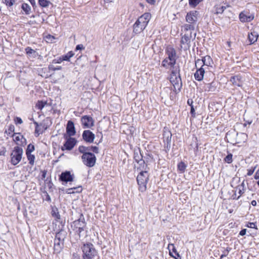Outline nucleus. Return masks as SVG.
I'll use <instances>...</instances> for the list:
<instances>
[{"instance_id":"1","label":"nucleus","mask_w":259,"mask_h":259,"mask_svg":"<svg viewBox=\"0 0 259 259\" xmlns=\"http://www.w3.org/2000/svg\"><path fill=\"white\" fill-rule=\"evenodd\" d=\"M165 54L167 57L162 61L161 66L166 69L169 67L174 68L177 59L175 49L171 47H168L165 50Z\"/></svg>"},{"instance_id":"2","label":"nucleus","mask_w":259,"mask_h":259,"mask_svg":"<svg viewBox=\"0 0 259 259\" xmlns=\"http://www.w3.org/2000/svg\"><path fill=\"white\" fill-rule=\"evenodd\" d=\"M151 18V14L149 13H144L136 21L133 26V31L138 34L143 31L146 27Z\"/></svg>"},{"instance_id":"3","label":"nucleus","mask_w":259,"mask_h":259,"mask_svg":"<svg viewBox=\"0 0 259 259\" xmlns=\"http://www.w3.org/2000/svg\"><path fill=\"white\" fill-rule=\"evenodd\" d=\"M81 249L83 252L82 259H100L98 252L93 244H84Z\"/></svg>"},{"instance_id":"4","label":"nucleus","mask_w":259,"mask_h":259,"mask_svg":"<svg viewBox=\"0 0 259 259\" xmlns=\"http://www.w3.org/2000/svg\"><path fill=\"white\" fill-rule=\"evenodd\" d=\"M85 226V219L82 213H80L78 219L73 221L71 224L72 229L78 235L79 237L81 236V233L84 231Z\"/></svg>"},{"instance_id":"5","label":"nucleus","mask_w":259,"mask_h":259,"mask_svg":"<svg viewBox=\"0 0 259 259\" xmlns=\"http://www.w3.org/2000/svg\"><path fill=\"white\" fill-rule=\"evenodd\" d=\"M148 170H142L137 177V181L139 185V190L142 192L146 190L147 184L149 180Z\"/></svg>"},{"instance_id":"6","label":"nucleus","mask_w":259,"mask_h":259,"mask_svg":"<svg viewBox=\"0 0 259 259\" xmlns=\"http://www.w3.org/2000/svg\"><path fill=\"white\" fill-rule=\"evenodd\" d=\"M23 151L21 147L16 146L11 154V163L13 165H17L21 160Z\"/></svg>"},{"instance_id":"7","label":"nucleus","mask_w":259,"mask_h":259,"mask_svg":"<svg viewBox=\"0 0 259 259\" xmlns=\"http://www.w3.org/2000/svg\"><path fill=\"white\" fill-rule=\"evenodd\" d=\"M81 159L84 164L91 167L95 165L96 161V157L92 153H82Z\"/></svg>"},{"instance_id":"8","label":"nucleus","mask_w":259,"mask_h":259,"mask_svg":"<svg viewBox=\"0 0 259 259\" xmlns=\"http://www.w3.org/2000/svg\"><path fill=\"white\" fill-rule=\"evenodd\" d=\"M170 81L174 86L173 91L176 93H178L181 91L182 88V82L180 75H178V77H174V76H170Z\"/></svg>"},{"instance_id":"9","label":"nucleus","mask_w":259,"mask_h":259,"mask_svg":"<svg viewBox=\"0 0 259 259\" xmlns=\"http://www.w3.org/2000/svg\"><path fill=\"white\" fill-rule=\"evenodd\" d=\"M59 181L62 182V184H67L68 182L73 181L74 175L71 174L70 171L66 170L62 172L59 176Z\"/></svg>"},{"instance_id":"10","label":"nucleus","mask_w":259,"mask_h":259,"mask_svg":"<svg viewBox=\"0 0 259 259\" xmlns=\"http://www.w3.org/2000/svg\"><path fill=\"white\" fill-rule=\"evenodd\" d=\"M192 37L191 33L189 35L185 34L182 36L181 39V48L184 51L189 49L190 47L191 39Z\"/></svg>"},{"instance_id":"11","label":"nucleus","mask_w":259,"mask_h":259,"mask_svg":"<svg viewBox=\"0 0 259 259\" xmlns=\"http://www.w3.org/2000/svg\"><path fill=\"white\" fill-rule=\"evenodd\" d=\"M238 135V133L235 130L230 131L227 134L226 138L227 139V142L235 145L237 143H240L241 141L237 140V137Z\"/></svg>"},{"instance_id":"12","label":"nucleus","mask_w":259,"mask_h":259,"mask_svg":"<svg viewBox=\"0 0 259 259\" xmlns=\"http://www.w3.org/2000/svg\"><path fill=\"white\" fill-rule=\"evenodd\" d=\"M76 143V140L75 138L69 137L66 138V141L64 143L63 146L61 147L62 151L72 150Z\"/></svg>"},{"instance_id":"13","label":"nucleus","mask_w":259,"mask_h":259,"mask_svg":"<svg viewBox=\"0 0 259 259\" xmlns=\"http://www.w3.org/2000/svg\"><path fill=\"white\" fill-rule=\"evenodd\" d=\"M60 224L61 226H59V228L58 229V231L56 233L55 239L64 242V239L66 238L67 236V232L64 229V223H63L62 222H61Z\"/></svg>"},{"instance_id":"14","label":"nucleus","mask_w":259,"mask_h":259,"mask_svg":"<svg viewBox=\"0 0 259 259\" xmlns=\"http://www.w3.org/2000/svg\"><path fill=\"white\" fill-rule=\"evenodd\" d=\"M78 151L80 153H91V151H93L94 153H98L99 148L95 146H91L88 147H85L84 146H79L78 147Z\"/></svg>"},{"instance_id":"15","label":"nucleus","mask_w":259,"mask_h":259,"mask_svg":"<svg viewBox=\"0 0 259 259\" xmlns=\"http://www.w3.org/2000/svg\"><path fill=\"white\" fill-rule=\"evenodd\" d=\"M198 12L197 11H190L188 13L186 16V21L188 23L194 24L197 21V15Z\"/></svg>"},{"instance_id":"16","label":"nucleus","mask_w":259,"mask_h":259,"mask_svg":"<svg viewBox=\"0 0 259 259\" xmlns=\"http://www.w3.org/2000/svg\"><path fill=\"white\" fill-rule=\"evenodd\" d=\"M82 138L87 143H92L95 139V135L90 130H85L82 133Z\"/></svg>"},{"instance_id":"17","label":"nucleus","mask_w":259,"mask_h":259,"mask_svg":"<svg viewBox=\"0 0 259 259\" xmlns=\"http://www.w3.org/2000/svg\"><path fill=\"white\" fill-rule=\"evenodd\" d=\"M247 12H242L239 14V19L242 22H249L253 20L254 14L248 15Z\"/></svg>"},{"instance_id":"18","label":"nucleus","mask_w":259,"mask_h":259,"mask_svg":"<svg viewBox=\"0 0 259 259\" xmlns=\"http://www.w3.org/2000/svg\"><path fill=\"white\" fill-rule=\"evenodd\" d=\"M81 121L82 124L86 128H90L94 125V120L93 118L89 116H83L81 117Z\"/></svg>"},{"instance_id":"19","label":"nucleus","mask_w":259,"mask_h":259,"mask_svg":"<svg viewBox=\"0 0 259 259\" xmlns=\"http://www.w3.org/2000/svg\"><path fill=\"white\" fill-rule=\"evenodd\" d=\"M66 133L69 137L74 136L76 133L74 123L71 120H69L67 122Z\"/></svg>"},{"instance_id":"20","label":"nucleus","mask_w":259,"mask_h":259,"mask_svg":"<svg viewBox=\"0 0 259 259\" xmlns=\"http://www.w3.org/2000/svg\"><path fill=\"white\" fill-rule=\"evenodd\" d=\"M63 247H64V242L63 241L54 239V253H57V254L60 253V252L63 248Z\"/></svg>"},{"instance_id":"21","label":"nucleus","mask_w":259,"mask_h":259,"mask_svg":"<svg viewBox=\"0 0 259 259\" xmlns=\"http://www.w3.org/2000/svg\"><path fill=\"white\" fill-rule=\"evenodd\" d=\"M230 81L234 85L237 87H242V77L240 75H237L235 76H231L230 79Z\"/></svg>"},{"instance_id":"22","label":"nucleus","mask_w":259,"mask_h":259,"mask_svg":"<svg viewBox=\"0 0 259 259\" xmlns=\"http://www.w3.org/2000/svg\"><path fill=\"white\" fill-rule=\"evenodd\" d=\"M204 73V69L202 67H200V68L198 69L194 73V77L195 79L197 81H201L203 79Z\"/></svg>"},{"instance_id":"23","label":"nucleus","mask_w":259,"mask_h":259,"mask_svg":"<svg viewBox=\"0 0 259 259\" xmlns=\"http://www.w3.org/2000/svg\"><path fill=\"white\" fill-rule=\"evenodd\" d=\"M258 37V33L255 31H253L248 34V38L250 45L254 44L257 41Z\"/></svg>"},{"instance_id":"24","label":"nucleus","mask_w":259,"mask_h":259,"mask_svg":"<svg viewBox=\"0 0 259 259\" xmlns=\"http://www.w3.org/2000/svg\"><path fill=\"white\" fill-rule=\"evenodd\" d=\"M229 7V5H227V6H221L220 5H215V6L214 7L215 11L214 13L216 14H222L225 11V10H226L227 8H228Z\"/></svg>"},{"instance_id":"25","label":"nucleus","mask_w":259,"mask_h":259,"mask_svg":"<svg viewBox=\"0 0 259 259\" xmlns=\"http://www.w3.org/2000/svg\"><path fill=\"white\" fill-rule=\"evenodd\" d=\"M82 189L81 186L72 187L71 188L67 189L66 193L67 194H73L74 193H80L82 191Z\"/></svg>"},{"instance_id":"26","label":"nucleus","mask_w":259,"mask_h":259,"mask_svg":"<svg viewBox=\"0 0 259 259\" xmlns=\"http://www.w3.org/2000/svg\"><path fill=\"white\" fill-rule=\"evenodd\" d=\"M139 164V167H138V170H140V171L142 170H147L149 168L147 164H145V162L143 159H141L140 161L137 162Z\"/></svg>"},{"instance_id":"27","label":"nucleus","mask_w":259,"mask_h":259,"mask_svg":"<svg viewBox=\"0 0 259 259\" xmlns=\"http://www.w3.org/2000/svg\"><path fill=\"white\" fill-rule=\"evenodd\" d=\"M21 8L24 11L26 15H29L31 12V7L26 3L22 4Z\"/></svg>"},{"instance_id":"28","label":"nucleus","mask_w":259,"mask_h":259,"mask_svg":"<svg viewBox=\"0 0 259 259\" xmlns=\"http://www.w3.org/2000/svg\"><path fill=\"white\" fill-rule=\"evenodd\" d=\"M203 65L209 66L212 62V59L209 56H206L202 59Z\"/></svg>"},{"instance_id":"29","label":"nucleus","mask_w":259,"mask_h":259,"mask_svg":"<svg viewBox=\"0 0 259 259\" xmlns=\"http://www.w3.org/2000/svg\"><path fill=\"white\" fill-rule=\"evenodd\" d=\"M171 68L172 69L171 71V76H174V77H178V75H180V69L179 66H178V67L174 66V68Z\"/></svg>"},{"instance_id":"30","label":"nucleus","mask_w":259,"mask_h":259,"mask_svg":"<svg viewBox=\"0 0 259 259\" xmlns=\"http://www.w3.org/2000/svg\"><path fill=\"white\" fill-rule=\"evenodd\" d=\"M203 0H188L189 5L192 8L196 7Z\"/></svg>"},{"instance_id":"31","label":"nucleus","mask_w":259,"mask_h":259,"mask_svg":"<svg viewBox=\"0 0 259 259\" xmlns=\"http://www.w3.org/2000/svg\"><path fill=\"white\" fill-rule=\"evenodd\" d=\"M51 214L52 216L56 219H60V215L58 212V209L56 207H53L52 208Z\"/></svg>"},{"instance_id":"32","label":"nucleus","mask_w":259,"mask_h":259,"mask_svg":"<svg viewBox=\"0 0 259 259\" xmlns=\"http://www.w3.org/2000/svg\"><path fill=\"white\" fill-rule=\"evenodd\" d=\"M13 137L14 138V140L16 142H21L22 143V140L23 139H24L25 142L26 141L23 136L20 134H14L13 135Z\"/></svg>"},{"instance_id":"33","label":"nucleus","mask_w":259,"mask_h":259,"mask_svg":"<svg viewBox=\"0 0 259 259\" xmlns=\"http://www.w3.org/2000/svg\"><path fill=\"white\" fill-rule=\"evenodd\" d=\"M134 160L137 162H139L141 159H143V156L142 155L141 153H140V151H134Z\"/></svg>"},{"instance_id":"34","label":"nucleus","mask_w":259,"mask_h":259,"mask_svg":"<svg viewBox=\"0 0 259 259\" xmlns=\"http://www.w3.org/2000/svg\"><path fill=\"white\" fill-rule=\"evenodd\" d=\"M167 248L169 250V254L170 256L171 257H174V255L172 254L171 251L173 252H174L175 253L177 252V249H176L175 246H174V244H169Z\"/></svg>"},{"instance_id":"35","label":"nucleus","mask_w":259,"mask_h":259,"mask_svg":"<svg viewBox=\"0 0 259 259\" xmlns=\"http://www.w3.org/2000/svg\"><path fill=\"white\" fill-rule=\"evenodd\" d=\"M74 54L72 52H69L66 55L62 56V60L64 61H69L70 59L74 56Z\"/></svg>"},{"instance_id":"36","label":"nucleus","mask_w":259,"mask_h":259,"mask_svg":"<svg viewBox=\"0 0 259 259\" xmlns=\"http://www.w3.org/2000/svg\"><path fill=\"white\" fill-rule=\"evenodd\" d=\"M38 4L41 7L46 8L51 4V3L48 0H38Z\"/></svg>"},{"instance_id":"37","label":"nucleus","mask_w":259,"mask_h":259,"mask_svg":"<svg viewBox=\"0 0 259 259\" xmlns=\"http://www.w3.org/2000/svg\"><path fill=\"white\" fill-rule=\"evenodd\" d=\"M18 187H22V189L19 192H24L25 190V185L23 182H17L15 183L14 188L16 189Z\"/></svg>"},{"instance_id":"38","label":"nucleus","mask_w":259,"mask_h":259,"mask_svg":"<svg viewBox=\"0 0 259 259\" xmlns=\"http://www.w3.org/2000/svg\"><path fill=\"white\" fill-rule=\"evenodd\" d=\"M187 165L183 161L180 162L178 164V169L182 172H184L186 168Z\"/></svg>"},{"instance_id":"39","label":"nucleus","mask_w":259,"mask_h":259,"mask_svg":"<svg viewBox=\"0 0 259 259\" xmlns=\"http://www.w3.org/2000/svg\"><path fill=\"white\" fill-rule=\"evenodd\" d=\"M27 158L29 160V163L30 165H33L34 163L35 156L30 154H26Z\"/></svg>"},{"instance_id":"40","label":"nucleus","mask_w":259,"mask_h":259,"mask_svg":"<svg viewBox=\"0 0 259 259\" xmlns=\"http://www.w3.org/2000/svg\"><path fill=\"white\" fill-rule=\"evenodd\" d=\"M47 104V101H38L36 104V107L39 110H42V108Z\"/></svg>"},{"instance_id":"41","label":"nucleus","mask_w":259,"mask_h":259,"mask_svg":"<svg viewBox=\"0 0 259 259\" xmlns=\"http://www.w3.org/2000/svg\"><path fill=\"white\" fill-rule=\"evenodd\" d=\"M184 27L185 31L194 30L195 29V26L193 23L186 24L184 26Z\"/></svg>"},{"instance_id":"42","label":"nucleus","mask_w":259,"mask_h":259,"mask_svg":"<svg viewBox=\"0 0 259 259\" xmlns=\"http://www.w3.org/2000/svg\"><path fill=\"white\" fill-rule=\"evenodd\" d=\"M25 52L26 54L29 57L31 56V55L35 54L36 53L35 51L33 50L31 48L29 47H27L25 49Z\"/></svg>"},{"instance_id":"43","label":"nucleus","mask_w":259,"mask_h":259,"mask_svg":"<svg viewBox=\"0 0 259 259\" xmlns=\"http://www.w3.org/2000/svg\"><path fill=\"white\" fill-rule=\"evenodd\" d=\"M35 149L34 146L32 144H29L26 148V154L31 153Z\"/></svg>"},{"instance_id":"44","label":"nucleus","mask_w":259,"mask_h":259,"mask_svg":"<svg viewBox=\"0 0 259 259\" xmlns=\"http://www.w3.org/2000/svg\"><path fill=\"white\" fill-rule=\"evenodd\" d=\"M62 67L60 66H58L57 67L54 66L52 64H50L48 66V69L50 71H55L56 70H60L62 69Z\"/></svg>"},{"instance_id":"45","label":"nucleus","mask_w":259,"mask_h":259,"mask_svg":"<svg viewBox=\"0 0 259 259\" xmlns=\"http://www.w3.org/2000/svg\"><path fill=\"white\" fill-rule=\"evenodd\" d=\"M232 156L233 155L231 153H229L225 158L224 160L228 163H231L232 162Z\"/></svg>"},{"instance_id":"46","label":"nucleus","mask_w":259,"mask_h":259,"mask_svg":"<svg viewBox=\"0 0 259 259\" xmlns=\"http://www.w3.org/2000/svg\"><path fill=\"white\" fill-rule=\"evenodd\" d=\"M238 136L239 138L242 140L243 142H245L247 138V135L246 134L243 133L238 134Z\"/></svg>"},{"instance_id":"47","label":"nucleus","mask_w":259,"mask_h":259,"mask_svg":"<svg viewBox=\"0 0 259 259\" xmlns=\"http://www.w3.org/2000/svg\"><path fill=\"white\" fill-rule=\"evenodd\" d=\"M3 2L7 6H9V7H11L12 6L15 2V0H3Z\"/></svg>"},{"instance_id":"48","label":"nucleus","mask_w":259,"mask_h":259,"mask_svg":"<svg viewBox=\"0 0 259 259\" xmlns=\"http://www.w3.org/2000/svg\"><path fill=\"white\" fill-rule=\"evenodd\" d=\"M237 189H238V193L239 194V196H238L236 198V200H238L239 199L240 196L244 193V189L241 188V186H237Z\"/></svg>"},{"instance_id":"49","label":"nucleus","mask_w":259,"mask_h":259,"mask_svg":"<svg viewBox=\"0 0 259 259\" xmlns=\"http://www.w3.org/2000/svg\"><path fill=\"white\" fill-rule=\"evenodd\" d=\"M246 226L248 228H253L256 230L257 229L256 223H248Z\"/></svg>"},{"instance_id":"50","label":"nucleus","mask_w":259,"mask_h":259,"mask_svg":"<svg viewBox=\"0 0 259 259\" xmlns=\"http://www.w3.org/2000/svg\"><path fill=\"white\" fill-rule=\"evenodd\" d=\"M163 136V138H165L166 137L171 136L172 135H171V133H170V132L169 131H168V130H164Z\"/></svg>"},{"instance_id":"51","label":"nucleus","mask_w":259,"mask_h":259,"mask_svg":"<svg viewBox=\"0 0 259 259\" xmlns=\"http://www.w3.org/2000/svg\"><path fill=\"white\" fill-rule=\"evenodd\" d=\"M63 60H62V57H59L58 59H55L53 60L52 63L55 64H59L61 63Z\"/></svg>"},{"instance_id":"52","label":"nucleus","mask_w":259,"mask_h":259,"mask_svg":"<svg viewBox=\"0 0 259 259\" xmlns=\"http://www.w3.org/2000/svg\"><path fill=\"white\" fill-rule=\"evenodd\" d=\"M254 178L255 180H258V181L256 182V184L259 186V168L256 171L254 176Z\"/></svg>"},{"instance_id":"53","label":"nucleus","mask_w":259,"mask_h":259,"mask_svg":"<svg viewBox=\"0 0 259 259\" xmlns=\"http://www.w3.org/2000/svg\"><path fill=\"white\" fill-rule=\"evenodd\" d=\"M255 167H252L251 168L248 169L247 170V175L248 176H251L253 174V172L254 171V170H255Z\"/></svg>"},{"instance_id":"54","label":"nucleus","mask_w":259,"mask_h":259,"mask_svg":"<svg viewBox=\"0 0 259 259\" xmlns=\"http://www.w3.org/2000/svg\"><path fill=\"white\" fill-rule=\"evenodd\" d=\"M195 65H196V67H197L198 66H200L201 67H202V66H203V63H202V59H197L196 61H195Z\"/></svg>"},{"instance_id":"55","label":"nucleus","mask_w":259,"mask_h":259,"mask_svg":"<svg viewBox=\"0 0 259 259\" xmlns=\"http://www.w3.org/2000/svg\"><path fill=\"white\" fill-rule=\"evenodd\" d=\"M190 113L193 117H195V110L193 106L191 107Z\"/></svg>"},{"instance_id":"56","label":"nucleus","mask_w":259,"mask_h":259,"mask_svg":"<svg viewBox=\"0 0 259 259\" xmlns=\"http://www.w3.org/2000/svg\"><path fill=\"white\" fill-rule=\"evenodd\" d=\"M15 122L16 124H21L23 122L22 119L19 117H16L15 119Z\"/></svg>"},{"instance_id":"57","label":"nucleus","mask_w":259,"mask_h":259,"mask_svg":"<svg viewBox=\"0 0 259 259\" xmlns=\"http://www.w3.org/2000/svg\"><path fill=\"white\" fill-rule=\"evenodd\" d=\"M171 143H164V147L166 151H169L170 149Z\"/></svg>"},{"instance_id":"58","label":"nucleus","mask_w":259,"mask_h":259,"mask_svg":"<svg viewBox=\"0 0 259 259\" xmlns=\"http://www.w3.org/2000/svg\"><path fill=\"white\" fill-rule=\"evenodd\" d=\"M84 49V47L82 44L77 45L75 48V51Z\"/></svg>"},{"instance_id":"59","label":"nucleus","mask_w":259,"mask_h":259,"mask_svg":"<svg viewBox=\"0 0 259 259\" xmlns=\"http://www.w3.org/2000/svg\"><path fill=\"white\" fill-rule=\"evenodd\" d=\"M164 139V143H171V136H169L168 137H166Z\"/></svg>"},{"instance_id":"60","label":"nucleus","mask_w":259,"mask_h":259,"mask_svg":"<svg viewBox=\"0 0 259 259\" xmlns=\"http://www.w3.org/2000/svg\"><path fill=\"white\" fill-rule=\"evenodd\" d=\"M47 129V127H45L44 128V130H41V128H40V127L39 126V127H38V131H39V132H35V134H37V135H39L40 134H42V133L44 132V131L45 130H46Z\"/></svg>"},{"instance_id":"61","label":"nucleus","mask_w":259,"mask_h":259,"mask_svg":"<svg viewBox=\"0 0 259 259\" xmlns=\"http://www.w3.org/2000/svg\"><path fill=\"white\" fill-rule=\"evenodd\" d=\"M247 230L246 229H242L240 232L239 235L241 236H244L246 234Z\"/></svg>"},{"instance_id":"62","label":"nucleus","mask_w":259,"mask_h":259,"mask_svg":"<svg viewBox=\"0 0 259 259\" xmlns=\"http://www.w3.org/2000/svg\"><path fill=\"white\" fill-rule=\"evenodd\" d=\"M33 123H34V124L35 125V132H39V131H38L39 124H38V122H37L36 121H34L33 122Z\"/></svg>"},{"instance_id":"63","label":"nucleus","mask_w":259,"mask_h":259,"mask_svg":"<svg viewBox=\"0 0 259 259\" xmlns=\"http://www.w3.org/2000/svg\"><path fill=\"white\" fill-rule=\"evenodd\" d=\"M28 1H29V2L30 3V4H31V5L32 6V7L33 8H34L36 6L35 0H28Z\"/></svg>"},{"instance_id":"64","label":"nucleus","mask_w":259,"mask_h":259,"mask_svg":"<svg viewBox=\"0 0 259 259\" xmlns=\"http://www.w3.org/2000/svg\"><path fill=\"white\" fill-rule=\"evenodd\" d=\"M175 254L176 256H174V257H173L174 258H175V259H181V257L178 252Z\"/></svg>"}]
</instances>
